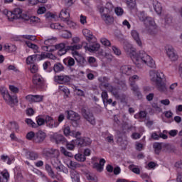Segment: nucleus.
I'll use <instances>...</instances> for the list:
<instances>
[{"label": "nucleus", "instance_id": "f257e3e1", "mask_svg": "<svg viewBox=\"0 0 182 182\" xmlns=\"http://www.w3.org/2000/svg\"><path fill=\"white\" fill-rule=\"evenodd\" d=\"M124 49L129 55L132 60L139 69L142 68L141 63L147 65L149 68L156 69V62L144 50H140L139 53H136V48H133V46L130 43H125Z\"/></svg>", "mask_w": 182, "mask_h": 182}, {"label": "nucleus", "instance_id": "f03ea898", "mask_svg": "<svg viewBox=\"0 0 182 182\" xmlns=\"http://www.w3.org/2000/svg\"><path fill=\"white\" fill-rule=\"evenodd\" d=\"M149 76L151 82L155 83L159 92L167 94V86H166V77L164 74L161 71L153 70L149 71Z\"/></svg>", "mask_w": 182, "mask_h": 182}, {"label": "nucleus", "instance_id": "7ed1b4c3", "mask_svg": "<svg viewBox=\"0 0 182 182\" xmlns=\"http://www.w3.org/2000/svg\"><path fill=\"white\" fill-rule=\"evenodd\" d=\"M0 93L4 100H5L6 103H7L9 106H11V107H14L15 105H17L18 102V97L16 95H11L6 87L2 86L0 87Z\"/></svg>", "mask_w": 182, "mask_h": 182}, {"label": "nucleus", "instance_id": "20e7f679", "mask_svg": "<svg viewBox=\"0 0 182 182\" xmlns=\"http://www.w3.org/2000/svg\"><path fill=\"white\" fill-rule=\"evenodd\" d=\"M99 80L102 83H104L103 87L105 89H107V90H108V92H110V93H112V95L116 99H119L120 97V94H119V88L113 87L109 82H109V77H104L102 78L101 77V78H99Z\"/></svg>", "mask_w": 182, "mask_h": 182}, {"label": "nucleus", "instance_id": "39448f33", "mask_svg": "<svg viewBox=\"0 0 182 182\" xmlns=\"http://www.w3.org/2000/svg\"><path fill=\"white\" fill-rule=\"evenodd\" d=\"M140 77L137 75H134L129 77V85L131 86V90L134 92L135 96H137L138 99H141V92L139 90V86L136 85V80H139Z\"/></svg>", "mask_w": 182, "mask_h": 182}, {"label": "nucleus", "instance_id": "423d86ee", "mask_svg": "<svg viewBox=\"0 0 182 182\" xmlns=\"http://www.w3.org/2000/svg\"><path fill=\"white\" fill-rule=\"evenodd\" d=\"M33 85L36 89H45L46 87V81L42 75L36 74L33 76Z\"/></svg>", "mask_w": 182, "mask_h": 182}, {"label": "nucleus", "instance_id": "0eeeda50", "mask_svg": "<svg viewBox=\"0 0 182 182\" xmlns=\"http://www.w3.org/2000/svg\"><path fill=\"white\" fill-rule=\"evenodd\" d=\"M99 12L101 15V19L104 21V22L107 25H110L111 23H113L114 22V18L113 16H112L109 12H108V10L105 9V7L101 6L99 8Z\"/></svg>", "mask_w": 182, "mask_h": 182}, {"label": "nucleus", "instance_id": "6e6552de", "mask_svg": "<svg viewBox=\"0 0 182 182\" xmlns=\"http://www.w3.org/2000/svg\"><path fill=\"white\" fill-rule=\"evenodd\" d=\"M50 140L55 144H65L66 143V138L63 135L55 132L50 135Z\"/></svg>", "mask_w": 182, "mask_h": 182}, {"label": "nucleus", "instance_id": "1a4fd4ad", "mask_svg": "<svg viewBox=\"0 0 182 182\" xmlns=\"http://www.w3.org/2000/svg\"><path fill=\"white\" fill-rule=\"evenodd\" d=\"M81 113L84 119H85L87 122H89V123L92 124V126H95L96 124V119L95 118L93 113L87 111L85 108H82Z\"/></svg>", "mask_w": 182, "mask_h": 182}, {"label": "nucleus", "instance_id": "9d476101", "mask_svg": "<svg viewBox=\"0 0 182 182\" xmlns=\"http://www.w3.org/2000/svg\"><path fill=\"white\" fill-rule=\"evenodd\" d=\"M46 139V132L42 130H39L37 132H36L34 143L41 144V143H43V141H45Z\"/></svg>", "mask_w": 182, "mask_h": 182}, {"label": "nucleus", "instance_id": "9b49d317", "mask_svg": "<svg viewBox=\"0 0 182 182\" xmlns=\"http://www.w3.org/2000/svg\"><path fill=\"white\" fill-rule=\"evenodd\" d=\"M43 154L53 159H58L60 154L59 150L55 149H44Z\"/></svg>", "mask_w": 182, "mask_h": 182}, {"label": "nucleus", "instance_id": "f8f14e48", "mask_svg": "<svg viewBox=\"0 0 182 182\" xmlns=\"http://www.w3.org/2000/svg\"><path fill=\"white\" fill-rule=\"evenodd\" d=\"M54 80L57 83L60 85H64L65 83H69L70 82V77L69 75H55Z\"/></svg>", "mask_w": 182, "mask_h": 182}, {"label": "nucleus", "instance_id": "ddd939ff", "mask_svg": "<svg viewBox=\"0 0 182 182\" xmlns=\"http://www.w3.org/2000/svg\"><path fill=\"white\" fill-rule=\"evenodd\" d=\"M166 54L172 61H176L178 59V55L176 53V50H174V48L172 46L168 47L166 49Z\"/></svg>", "mask_w": 182, "mask_h": 182}, {"label": "nucleus", "instance_id": "4468645a", "mask_svg": "<svg viewBox=\"0 0 182 182\" xmlns=\"http://www.w3.org/2000/svg\"><path fill=\"white\" fill-rule=\"evenodd\" d=\"M46 124L47 127H49L50 129H53L59 126V123L55 122V120L53 119V117L48 115L46 117Z\"/></svg>", "mask_w": 182, "mask_h": 182}, {"label": "nucleus", "instance_id": "2eb2a0df", "mask_svg": "<svg viewBox=\"0 0 182 182\" xmlns=\"http://www.w3.org/2000/svg\"><path fill=\"white\" fill-rule=\"evenodd\" d=\"M65 113L68 114L67 119L68 120H72V122H78V120H80V115L73 110L66 111Z\"/></svg>", "mask_w": 182, "mask_h": 182}, {"label": "nucleus", "instance_id": "dca6fc26", "mask_svg": "<svg viewBox=\"0 0 182 182\" xmlns=\"http://www.w3.org/2000/svg\"><path fill=\"white\" fill-rule=\"evenodd\" d=\"M22 39H27L28 41H36V36L33 35H22V36H17L14 37V41H16L17 42L22 41Z\"/></svg>", "mask_w": 182, "mask_h": 182}, {"label": "nucleus", "instance_id": "f3484780", "mask_svg": "<svg viewBox=\"0 0 182 182\" xmlns=\"http://www.w3.org/2000/svg\"><path fill=\"white\" fill-rule=\"evenodd\" d=\"M22 15V10L19 8H16L11 11V16L10 21H14V19H21Z\"/></svg>", "mask_w": 182, "mask_h": 182}, {"label": "nucleus", "instance_id": "a211bd4d", "mask_svg": "<svg viewBox=\"0 0 182 182\" xmlns=\"http://www.w3.org/2000/svg\"><path fill=\"white\" fill-rule=\"evenodd\" d=\"M73 55L75 58V60L80 63V65H85L86 63V59L77 51L73 52Z\"/></svg>", "mask_w": 182, "mask_h": 182}, {"label": "nucleus", "instance_id": "6ab92c4d", "mask_svg": "<svg viewBox=\"0 0 182 182\" xmlns=\"http://www.w3.org/2000/svg\"><path fill=\"white\" fill-rule=\"evenodd\" d=\"M82 33L84 36L87 38V41L88 42H92V41H95L96 38H95V36H93V33L90 31V30L87 28H85L82 30Z\"/></svg>", "mask_w": 182, "mask_h": 182}, {"label": "nucleus", "instance_id": "aec40b11", "mask_svg": "<svg viewBox=\"0 0 182 182\" xmlns=\"http://www.w3.org/2000/svg\"><path fill=\"white\" fill-rule=\"evenodd\" d=\"M152 5L154 6L155 12H156L158 15H160L161 14V11H163V6H161V3L159 2V1L157 0H153Z\"/></svg>", "mask_w": 182, "mask_h": 182}, {"label": "nucleus", "instance_id": "412c9836", "mask_svg": "<svg viewBox=\"0 0 182 182\" xmlns=\"http://www.w3.org/2000/svg\"><path fill=\"white\" fill-rule=\"evenodd\" d=\"M9 172L8 171L4 170L0 172V182H8L9 181Z\"/></svg>", "mask_w": 182, "mask_h": 182}, {"label": "nucleus", "instance_id": "4be33fe9", "mask_svg": "<svg viewBox=\"0 0 182 182\" xmlns=\"http://www.w3.org/2000/svg\"><path fill=\"white\" fill-rule=\"evenodd\" d=\"M8 129L11 132H19V124L15 121L11 122L8 124Z\"/></svg>", "mask_w": 182, "mask_h": 182}, {"label": "nucleus", "instance_id": "5701e85b", "mask_svg": "<svg viewBox=\"0 0 182 182\" xmlns=\"http://www.w3.org/2000/svg\"><path fill=\"white\" fill-rule=\"evenodd\" d=\"M70 17V14L69 12H68V10H61L59 18H60L61 21H63V22H66V21L69 20V18Z\"/></svg>", "mask_w": 182, "mask_h": 182}, {"label": "nucleus", "instance_id": "b1692460", "mask_svg": "<svg viewBox=\"0 0 182 182\" xmlns=\"http://www.w3.org/2000/svg\"><path fill=\"white\" fill-rule=\"evenodd\" d=\"M131 35L135 42L137 43L138 46H141V40H140V36H139V33L136 30H133L131 32Z\"/></svg>", "mask_w": 182, "mask_h": 182}, {"label": "nucleus", "instance_id": "393cba45", "mask_svg": "<svg viewBox=\"0 0 182 182\" xmlns=\"http://www.w3.org/2000/svg\"><path fill=\"white\" fill-rule=\"evenodd\" d=\"M56 41V38H48L44 41V45L46 46L44 47V49L47 50V52H51L52 49H49L50 48V45Z\"/></svg>", "mask_w": 182, "mask_h": 182}, {"label": "nucleus", "instance_id": "a878e982", "mask_svg": "<svg viewBox=\"0 0 182 182\" xmlns=\"http://www.w3.org/2000/svg\"><path fill=\"white\" fill-rule=\"evenodd\" d=\"M45 169L46 171H47L48 176L51 177V178H55L56 175L55 174V172L53 171V169H52V166L49 165V164H46L45 165Z\"/></svg>", "mask_w": 182, "mask_h": 182}, {"label": "nucleus", "instance_id": "bb28decb", "mask_svg": "<svg viewBox=\"0 0 182 182\" xmlns=\"http://www.w3.org/2000/svg\"><path fill=\"white\" fill-rule=\"evenodd\" d=\"M121 72L124 75H127V76H130L132 73V67L129 65H123L121 67Z\"/></svg>", "mask_w": 182, "mask_h": 182}, {"label": "nucleus", "instance_id": "cd10ccee", "mask_svg": "<svg viewBox=\"0 0 182 182\" xmlns=\"http://www.w3.org/2000/svg\"><path fill=\"white\" fill-rule=\"evenodd\" d=\"M26 156H28L29 160H38L39 159V154L38 152L28 151L26 152Z\"/></svg>", "mask_w": 182, "mask_h": 182}, {"label": "nucleus", "instance_id": "c85d7f7f", "mask_svg": "<svg viewBox=\"0 0 182 182\" xmlns=\"http://www.w3.org/2000/svg\"><path fill=\"white\" fill-rule=\"evenodd\" d=\"M63 63H65L68 68H72V66H75V59L68 57L63 60Z\"/></svg>", "mask_w": 182, "mask_h": 182}, {"label": "nucleus", "instance_id": "c756f323", "mask_svg": "<svg viewBox=\"0 0 182 182\" xmlns=\"http://www.w3.org/2000/svg\"><path fill=\"white\" fill-rule=\"evenodd\" d=\"M64 70H65V67L60 63H57L53 66V70L56 73L59 72H63Z\"/></svg>", "mask_w": 182, "mask_h": 182}, {"label": "nucleus", "instance_id": "7c9ffc66", "mask_svg": "<svg viewBox=\"0 0 182 182\" xmlns=\"http://www.w3.org/2000/svg\"><path fill=\"white\" fill-rule=\"evenodd\" d=\"M153 149L156 154H160V152L161 151V149H163V147L161 146V143H159V142L154 143Z\"/></svg>", "mask_w": 182, "mask_h": 182}, {"label": "nucleus", "instance_id": "2f4dec72", "mask_svg": "<svg viewBox=\"0 0 182 182\" xmlns=\"http://www.w3.org/2000/svg\"><path fill=\"white\" fill-rule=\"evenodd\" d=\"M68 50H72V52H77L79 49H82V45L80 44H74L73 46H67Z\"/></svg>", "mask_w": 182, "mask_h": 182}, {"label": "nucleus", "instance_id": "473e14b6", "mask_svg": "<svg viewBox=\"0 0 182 182\" xmlns=\"http://www.w3.org/2000/svg\"><path fill=\"white\" fill-rule=\"evenodd\" d=\"M145 26H154V20L153 18L148 16L146 18H145L143 21Z\"/></svg>", "mask_w": 182, "mask_h": 182}, {"label": "nucleus", "instance_id": "72a5a7b5", "mask_svg": "<svg viewBox=\"0 0 182 182\" xmlns=\"http://www.w3.org/2000/svg\"><path fill=\"white\" fill-rule=\"evenodd\" d=\"M70 177L73 180V182L80 179V176L79 175V173H77V171H76L75 170H72L70 171Z\"/></svg>", "mask_w": 182, "mask_h": 182}, {"label": "nucleus", "instance_id": "f704fd0d", "mask_svg": "<svg viewBox=\"0 0 182 182\" xmlns=\"http://www.w3.org/2000/svg\"><path fill=\"white\" fill-rule=\"evenodd\" d=\"M100 49V44L99 43H94L90 45L88 48V52H97Z\"/></svg>", "mask_w": 182, "mask_h": 182}, {"label": "nucleus", "instance_id": "c9c22d12", "mask_svg": "<svg viewBox=\"0 0 182 182\" xmlns=\"http://www.w3.org/2000/svg\"><path fill=\"white\" fill-rule=\"evenodd\" d=\"M25 122L26 123V124H28L29 127H32L33 129H38V125L31 119H26Z\"/></svg>", "mask_w": 182, "mask_h": 182}, {"label": "nucleus", "instance_id": "e433bc0d", "mask_svg": "<svg viewBox=\"0 0 182 182\" xmlns=\"http://www.w3.org/2000/svg\"><path fill=\"white\" fill-rule=\"evenodd\" d=\"M147 113L145 111H141L134 114V119H146Z\"/></svg>", "mask_w": 182, "mask_h": 182}, {"label": "nucleus", "instance_id": "4c0bfd02", "mask_svg": "<svg viewBox=\"0 0 182 182\" xmlns=\"http://www.w3.org/2000/svg\"><path fill=\"white\" fill-rule=\"evenodd\" d=\"M24 42L26 45L28 46V48H29L30 49H33V50H38V49H39L38 45L32 43L29 41H25Z\"/></svg>", "mask_w": 182, "mask_h": 182}, {"label": "nucleus", "instance_id": "58836bf2", "mask_svg": "<svg viewBox=\"0 0 182 182\" xmlns=\"http://www.w3.org/2000/svg\"><path fill=\"white\" fill-rule=\"evenodd\" d=\"M59 90L60 92H63L66 97H69V95H70V91L67 87L60 85L59 86Z\"/></svg>", "mask_w": 182, "mask_h": 182}, {"label": "nucleus", "instance_id": "ea45409f", "mask_svg": "<svg viewBox=\"0 0 182 182\" xmlns=\"http://www.w3.org/2000/svg\"><path fill=\"white\" fill-rule=\"evenodd\" d=\"M61 38H63L64 39H70L72 38V32L64 30L61 34Z\"/></svg>", "mask_w": 182, "mask_h": 182}, {"label": "nucleus", "instance_id": "a19ab883", "mask_svg": "<svg viewBox=\"0 0 182 182\" xmlns=\"http://www.w3.org/2000/svg\"><path fill=\"white\" fill-rule=\"evenodd\" d=\"M75 159L77 161H80V163H83V161H86V156H85L82 154H76L75 155Z\"/></svg>", "mask_w": 182, "mask_h": 182}, {"label": "nucleus", "instance_id": "79ce46f5", "mask_svg": "<svg viewBox=\"0 0 182 182\" xmlns=\"http://www.w3.org/2000/svg\"><path fill=\"white\" fill-rule=\"evenodd\" d=\"M88 63L92 68H97V62H96V58H95V57L88 58Z\"/></svg>", "mask_w": 182, "mask_h": 182}, {"label": "nucleus", "instance_id": "37998d69", "mask_svg": "<svg viewBox=\"0 0 182 182\" xmlns=\"http://www.w3.org/2000/svg\"><path fill=\"white\" fill-rule=\"evenodd\" d=\"M36 125H37V128L39 127V126H43V124H45L46 123V119H43L41 117H37L36 118Z\"/></svg>", "mask_w": 182, "mask_h": 182}, {"label": "nucleus", "instance_id": "c03bdc74", "mask_svg": "<svg viewBox=\"0 0 182 182\" xmlns=\"http://www.w3.org/2000/svg\"><path fill=\"white\" fill-rule=\"evenodd\" d=\"M65 145L68 150H73L75 149V141H72L71 142H68V140L65 139Z\"/></svg>", "mask_w": 182, "mask_h": 182}, {"label": "nucleus", "instance_id": "a18cd8bd", "mask_svg": "<svg viewBox=\"0 0 182 182\" xmlns=\"http://www.w3.org/2000/svg\"><path fill=\"white\" fill-rule=\"evenodd\" d=\"M36 134L34 132H28L26 137L27 139V140H32V141H33V143H35V136H36Z\"/></svg>", "mask_w": 182, "mask_h": 182}, {"label": "nucleus", "instance_id": "49530a36", "mask_svg": "<svg viewBox=\"0 0 182 182\" xmlns=\"http://www.w3.org/2000/svg\"><path fill=\"white\" fill-rule=\"evenodd\" d=\"M101 97L102 99V102L105 106H106V100L109 99V95L107 94V91L103 90L101 94Z\"/></svg>", "mask_w": 182, "mask_h": 182}, {"label": "nucleus", "instance_id": "de8ad7c7", "mask_svg": "<svg viewBox=\"0 0 182 182\" xmlns=\"http://www.w3.org/2000/svg\"><path fill=\"white\" fill-rule=\"evenodd\" d=\"M68 167L71 168V170H75V168H77V167H80V164H77V162L70 161L68 164Z\"/></svg>", "mask_w": 182, "mask_h": 182}, {"label": "nucleus", "instance_id": "09e8293b", "mask_svg": "<svg viewBox=\"0 0 182 182\" xmlns=\"http://www.w3.org/2000/svg\"><path fill=\"white\" fill-rule=\"evenodd\" d=\"M100 42L102 45H103L104 46H111L112 45V43H110V41H109V39L105 37L101 38Z\"/></svg>", "mask_w": 182, "mask_h": 182}, {"label": "nucleus", "instance_id": "8fccbe9b", "mask_svg": "<svg viewBox=\"0 0 182 182\" xmlns=\"http://www.w3.org/2000/svg\"><path fill=\"white\" fill-rule=\"evenodd\" d=\"M60 152L62 154H64V156H66L67 157H73L72 152L68 151L65 147H60Z\"/></svg>", "mask_w": 182, "mask_h": 182}, {"label": "nucleus", "instance_id": "3c124183", "mask_svg": "<svg viewBox=\"0 0 182 182\" xmlns=\"http://www.w3.org/2000/svg\"><path fill=\"white\" fill-rule=\"evenodd\" d=\"M41 58H48V59H52L53 60H56L57 58L55 55L50 53H46V54H41Z\"/></svg>", "mask_w": 182, "mask_h": 182}, {"label": "nucleus", "instance_id": "603ef678", "mask_svg": "<svg viewBox=\"0 0 182 182\" xmlns=\"http://www.w3.org/2000/svg\"><path fill=\"white\" fill-rule=\"evenodd\" d=\"M51 29H58V31H62L63 29V26L60 25L59 23H55L50 24Z\"/></svg>", "mask_w": 182, "mask_h": 182}, {"label": "nucleus", "instance_id": "864d4df0", "mask_svg": "<svg viewBox=\"0 0 182 182\" xmlns=\"http://www.w3.org/2000/svg\"><path fill=\"white\" fill-rule=\"evenodd\" d=\"M74 144H77L80 147H85L83 138H77L76 140L74 141Z\"/></svg>", "mask_w": 182, "mask_h": 182}, {"label": "nucleus", "instance_id": "5fc2aeb1", "mask_svg": "<svg viewBox=\"0 0 182 182\" xmlns=\"http://www.w3.org/2000/svg\"><path fill=\"white\" fill-rule=\"evenodd\" d=\"M112 50L117 56H120V55H122V50H120L116 46H112Z\"/></svg>", "mask_w": 182, "mask_h": 182}, {"label": "nucleus", "instance_id": "6e6d98bb", "mask_svg": "<svg viewBox=\"0 0 182 182\" xmlns=\"http://www.w3.org/2000/svg\"><path fill=\"white\" fill-rule=\"evenodd\" d=\"M114 12L116 15H117V16H122V15L124 14V11L123 10V9H122V7H116L114 9Z\"/></svg>", "mask_w": 182, "mask_h": 182}, {"label": "nucleus", "instance_id": "4d7b16f0", "mask_svg": "<svg viewBox=\"0 0 182 182\" xmlns=\"http://www.w3.org/2000/svg\"><path fill=\"white\" fill-rule=\"evenodd\" d=\"M49 66H50V62L49 61H46L43 64L44 70H46L47 72H52V68H49Z\"/></svg>", "mask_w": 182, "mask_h": 182}, {"label": "nucleus", "instance_id": "13d9d810", "mask_svg": "<svg viewBox=\"0 0 182 182\" xmlns=\"http://www.w3.org/2000/svg\"><path fill=\"white\" fill-rule=\"evenodd\" d=\"M55 48L57 49V50H60L62 49H66V43H60L59 44H57L55 46Z\"/></svg>", "mask_w": 182, "mask_h": 182}, {"label": "nucleus", "instance_id": "bf43d9fd", "mask_svg": "<svg viewBox=\"0 0 182 182\" xmlns=\"http://www.w3.org/2000/svg\"><path fill=\"white\" fill-rule=\"evenodd\" d=\"M139 21H141V22H144V20L149 16L144 11H141L139 14Z\"/></svg>", "mask_w": 182, "mask_h": 182}, {"label": "nucleus", "instance_id": "052dcab7", "mask_svg": "<svg viewBox=\"0 0 182 182\" xmlns=\"http://www.w3.org/2000/svg\"><path fill=\"white\" fill-rule=\"evenodd\" d=\"M63 133L65 136H72V132L70 131V127L69 126H65L63 129Z\"/></svg>", "mask_w": 182, "mask_h": 182}, {"label": "nucleus", "instance_id": "680f3d73", "mask_svg": "<svg viewBox=\"0 0 182 182\" xmlns=\"http://www.w3.org/2000/svg\"><path fill=\"white\" fill-rule=\"evenodd\" d=\"M42 100H43V96L34 95V98H33L34 103H38L39 102H42Z\"/></svg>", "mask_w": 182, "mask_h": 182}, {"label": "nucleus", "instance_id": "e2e57ef3", "mask_svg": "<svg viewBox=\"0 0 182 182\" xmlns=\"http://www.w3.org/2000/svg\"><path fill=\"white\" fill-rule=\"evenodd\" d=\"M93 168H96L97 171H98L100 173H101V171H103V167L99 164V163H95L93 165Z\"/></svg>", "mask_w": 182, "mask_h": 182}, {"label": "nucleus", "instance_id": "0e129e2a", "mask_svg": "<svg viewBox=\"0 0 182 182\" xmlns=\"http://www.w3.org/2000/svg\"><path fill=\"white\" fill-rule=\"evenodd\" d=\"M45 12H46V7L45 6L39 7L38 9L37 10L38 15H43Z\"/></svg>", "mask_w": 182, "mask_h": 182}, {"label": "nucleus", "instance_id": "69168bd1", "mask_svg": "<svg viewBox=\"0 0 182 182\" xmlns=\"http://www.w3.org/2000/svg\"><path fill=\"white\" fill-rule=\"evenodd\" d=\"M28 22L29 23H35V22H39V18L36 16H30Z\"/></svg>", "mask_w": 182, "mask_h": 182}, {"label": "nucleus", "instance_id": "338daca9", "mask_svg": "<svg viewBox=\"0 0 182 182\" xmlns=\"http://www.w3.org/2000/svg\"><path fill=\"white\" fill-rule=\"evenodd\" d=\"M84 146H90L92 144V139L89 137H84Z\"/></svg>", "mask_w": 182, "mask_h": 182}, {"label": "nucleus", "instance_id": "774afa93", "mask_svg": "<svg viewBox=\"0 0 182 182\" xmlns=\"http://www.w3.org/2000/svg\"><path fill=\"white\" fill-rule=\"evenodd\" d=\"M105 9H106L107 11H108V12L110 13V11H112V9H113V4L111 2H107L106 4V7H104Z\"/></svg>", "mask_w": 182, "mask_h": 182}]
</instances>
